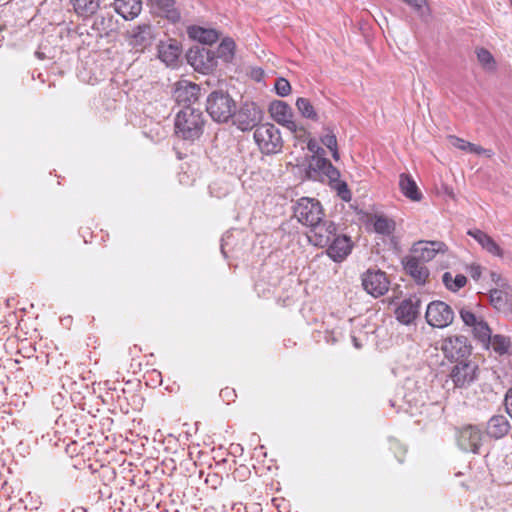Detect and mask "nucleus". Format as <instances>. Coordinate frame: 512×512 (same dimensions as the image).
<instances>
[{"label": "nucleus", "mask_w": 512, "mask_h": 512, "mask_svg": "<svg viewBox=\"0 0 512 512\" xmlns=\"http://www.w3.org/2000/svg\"><path fill=\"white\" fill-rule=\"evenodd\" d=\"M331 152H332V157L334 160H339V152H338V147L337 148H333V149H329Z\"/></svg>", "instance_id": "45"}, {"label": "nucleus", "mask_w": 512, "mask_h": 512, "mask_svg": "<svg viewBox=\"0 0 512 512\" xmlns=\"http://www.w3.org/2000/svg\"><path fill=\"white\" fill-rule=\"evenodd\" d=\"M455 314L445 302L436 300L428 304L425 318L427 323L435 328H445L452 324Z\"/></svg>", "instance_id": "8"}, {"label": "nucleus", "mask_w": 512, "mask_h": 512, "mask_svg": "<svg viewBox=\"0 0 512 512\" xmlns=\"http://www.w3.org/2000/svg\"><path fill=\"white\" fill-rule=\"evenodd\" d=\"M330 183L333 185V187L337 190L338 196L343 201H350L351 200V191L348 188V185L344 181H340L339 179L336 181H330Z\"/></svg>", "instance_id": "38"}, {"label": "nucleus", "mask_w": 512, "mask_h": 512, "mask_svg": "<svg viewBox=\"0 0 512 512\" xmlns=\"http://www.w3.org/2000/svg\"><path fill=\"white\" fill-rule=\"evenodd\" d=\"M296 107L300 114L307 119L317 121L318 120V114L315 111L313 105L311 104L310 100L304 97H299L296 100Z\"/></svg>", "instance_id": "35"}, {"label": "nucleus", "mask_w": 512, "mask_h": 512, "mask_svg": "<svg viewBox=\"0 0 512 512\" xmlns=\"http://www.w3.org/2000/svg\"><path fill=\"white\" fill-rule=\"evenodd\" d=\"M368 222L373 226V229L377 234L384 236L392 235L396 228L395 221L382 214L370 215Z\"/></svg>", "instance_id": "27"}, {"label": "nucleus", "mask_w": 512, "mask_h": 512, "mask_svg": "<svg viewBox=\"0 0 512 512\" xmlns=\"http://www.w3.org/2000/svg\"><path fill=\"white\" fill-rule=\"evenodd\" d=\"M321 142L328 149L337 148V138H336V135L332 131H330L326 135L322 136Z\"/></svg>", "instance_id": "42"}, {"label": "nucleus", "mask_w": 512, "mask_h": 512, "mask_svg": "<svg viewBox=\"0 0 512 512\" xmlns=\"http://www.w3.org/2000/svg\"><path fill=\"white\" fill-rule=\"evenodd\" d=\"M203 113L194 107H183L175 117V134L187 141H195L204 131Z\"/></svg>", "instance_id": "1"}, {"label": "nucleus", "mask_w": 512, "mask_h": 512, "mask_svg": "<svg viewBox=\"0 0 512 512\" xmlns=\"http://www.w3.org/2000/svg\"><path fill=\"white\" fill-rule=\"evenodd\" d=\"M274 89L277 95L286 97L291 93V84L287 79L279 77L275 81Z\"/></svg>", "instance_id": "39"}, {"label": "nucleus", "mask_w": 512, "mask_h": 512, "mask_svg": "<svg viewBox=\"0 0 512 512\" xmlns=\"http://www.w3.org/2000/svg\"><path fill=\"white\" fill-rule=\"evenodd\" d=\"M476 54L479 63L485 70L492 71L496 68L495 59L487 49L478 48Z\"/></svg>", "instance_id": "36"}, {"label": "nucleus", "mask_w": 512, "mask_h": 512, "mask_svg": "<svg viewBox=\"0 0 512 512\" xmlns=\"http://www.w3.org/2000/svg\"><path fill=\"white\" fill-rule=\"evenodd\" d=\"M307 146H308V149H309L311 152L318 153V151H319V150H321L322 152H324V150H323V149H321V148L316 144V142H315V141H313V140H310V141L308 142V145H307Z\"/></svg>", "instance_id": "44"}, {"label": "nucleus", "mask_w": 512, "mask_h": 512, "mask_svg": "<svg viewBox=\"0 0 512 512\" xmlns=\"http://www.w3.org/2000/svg\"><path fill=\"white\" fill-rule=\"evenodd\" d=\"M361 280L364 290L375 298L384 295L389 289V280L381 270L368 269L362 274Z\"/></svg>", "instance_id": "11"}, {"label": "nucleus", "mask_w": 512, "mask_h": 512, "mask_svg": "<svg viewBox=\"0 0 512 512\" xmlns=\"http://www.w3.org/2000/svg\"><path fill=\"white\" fill-rule=\"evenodd\" d=\"M352 340H353V344H354V346H355L357 349L361 348V346H362V345H361V343L358 341V339H357L356 337H353V338H352Z\"/></svg>", "instance_id": "47"}, {"label": "nucleus", "mask_w": 512, "mask_h": 512, "mask_svg": "<svg viewBox=\"0 0 512 512\" xmlns=\"http://www.w3.org/2000/svg\"><path fill=\"white\" fill-rule=\"evenodd\" d=\"M236 102L227 91L214 90L206 99V111L217 123H227L234 117Z\"/></svg>", "instance_id": "2"}, {"label": "nucleus", "mask_w": 512, "mask_h": 512, "mask_svg": "<svg viewBox=\"0 0 512 512\" xmlns=\"http://www.w3.org/2000/svg\"><path fill=\"white\" fill-rule=\"evenodd\" d=\"M505 408L508 415L512 418V388L508 389L505 394Z\"/></svg>", "instance_id": "43"}, {"label": "nucleus", "mask_w": 512, "mask_h": 512, "mask_svg": "<svg viewBox=\"0 0 512 512\" xmlns=\"http://www.w3.org/2000/svg\"><path fill=\"white\" fill-rule=\"evenodd\" d=\"M187 32L191 39L196 40L200 44L204 45H211L215 43L220 37V33L217 30L196 25L189 27Z\"/></svg>", "instance_id": "25"}, {"label": "nucleus", "mask_w": 512, "mask_h": 512, "mask_svg": "<svg viewBox=\"0 0 512 512\" xmlns=\"http://www.w3.org/2000/svg\"><path fill=\"white\" fill-rule=\"evenodd\" d=\"M491 276H492V280L495 281L497 284H499V281L501 280V276L498 275L497 273H492Z\"/></svg>", "instance_id": "46"}, {"label": "nucleus", "mask_w": 512, "mask_h": 512, "mask_svg": "<svg viewBox=\"0 0 512 512\" xmlns=\"http://www.w3.org/2000/svg\"><path fill=\"white\" fill-rule=\"evenodd\" d=\"M155 36L153 27L143 23L129 31L128 42L136 51L143 52L153 44Z\"/></svg>", "instance_id": "12"}, {"label": "nucleus", "mask_w": 512, "mask_h": 512, "mask_svg": "<svg viewBox=\"0 0 512 512\" xmlns=\"http://www.w3.org/2000/svg\"><path fill=\"white\" fill-rule=\"evenodd\" d=\"M467 234L471 236L487 253L495 257L503 258V249L486 232L480 229H471L468 230Z\"/></svg>", "instance_id": "22"}, {"label": "nucleus", "mask_w": 512, "mask_h": 512, "mask_svg": "<svg viewBox=\"0 0 512 512\" xmlns=\"http://www.w3.org/2000/svg\"><path fill=\"white\" fill-rule=\"evenodd\" d=\"M459 314H460V318L462 319L463 323L466 326H469L471 328L474 325H476L481 319V318H478L472 311H470L466 308H462L459 311Z\"/></svg>", "instance_id": "41"}, {"label": "nucleus", "mask_w": 512, "mask_h": 512, "mask_svg": "<svg viewBox=\"0 0 512 512\" xmlns=\"http://www.w3.org/2000/svg\"><path fill=\"white\" fill-rule=\"evenodd\" d=\"M271 117L280 125L296 132L297 124L292 120V108L284 101L274 100L269 105Z\"/></svg>", "instance_id": "16"}, {"label": "nucleus", "mask_w": 512, "mask_h": 512, "mask_svg": "<svg viewBox=\"0 0 512 512\" xmlns=\"http://www.w3.org/2000/svg\"><path fill=\"white\" fill-rule=\"evenodd\" d=\"M253 137L263 154H277L282 150L283 140L281 132L274 124H260L255 129Z\"/></svg>", "instance_id": "3"}, {"label": "nucleus", "mask_w": 512, "mask_h": 512, "mask_svg": "<svg viewBox=\"0 0 512 512\" xmlns=\"http://www.w3.org/2000/svg\"><path fill=\"white\" fill-rule=\"evenodd\" d=\"M447 245L442 241H418L411 248V255L422 262L431 261L438 253H445Z\"/></svg>", "instance_id": "15"}, {"label": "nucleus", "mask_w": 512, "mask_h": 512, "mask_svg": "<svg viewBox=\"0 0 512 512\" xmlns=\"http://www.w3.org/2000/svg\"><path fill=\"white\" fill-rule=\"evenodd\" d=\"M399 188L402 194L411 201L418 202L423 197L422 192L419 190L415 180L412 178L410 174H400Z\"/></svg>", "instance_id": "26"}, {"label": "nucleus", "mask_w": 512, "mask_h": 512, "mask_svg": "<svg viewBox=\"0 0 512 512\" xmlns=\"http://www.w3.org/2000/svg\"><path fill=\"white\" fill-rule=\"evenodd\" d=\"M326 247L327 255L334 262H342L351 253L353 244L348 236L336 235Z\"/></svg>", "instance_id": "19"}, {"label": "nucleus", "mask_w": 512, "mask_h": 512, "mask_svg": "<svg viewBox=\"0 0 512 512\" xmlns=\"http://www.w3.org/2000/svg\"><path fill=\"white\" fill-rule=\"evenodd\" d=\"M234 124L241 131H250L257 128L263 118V112L254 102H244L238 112L235 111Z\"/></svg>", "instance_id": "10"}, {"label": "nucleus", "mask_w": 512, "mask_h": 512, "mask_svg": "<svg viewBox=\"0 0 512 512\" xmlns=\"http://www.w3.org/2000/svg\"><path fill=\"white\" fill-rule=\"evenodd\" d=\"M402 263L406 273L410 275L416 283L424 284L426 282L429 276V270L424 265V262L410 254L403 258Z\"/></svg>", "instance_id": "20"}, {"label": "nucleus", "mask_w": 512, "mask_h": 512, "mask_svg": "<svg viewBox=\"0 0 512 512\" xmlns=\"http://www.w3.org/2000/svg\"><path fill=\"white\" fill-rule=\"evenodd\" d=\"M235 47L236 45L232 38H223L221 43L217 47L215 56L223 59V61L225 62H230L234 57Z\"/></svg>", "instance_id": "32"}, {"label": "nucleus", "mask_w": 512, "mask_h": 512, "mask_svg": "<svg viewBox=\"0 0 512 512\" xmlns=\"http://www.w3.org/2000/svg\"><path fill=\"white\" fill-rule=\"evenodd\" d=\"M74 11L81 17L94 15L100 6V0H70Z\"/></svg>", "instance_id": "30"}, {"label": "nucleus", "mask_w": 512, "mask_h": 512, "mask_svg": "<svg viewBox=\"0 0 512 512\" xmlns=\"http://www.w3.org/2000/svg\"><path fill=\"white\" fill-rule=\"evenodd\" d=\"M511 425L506 416L494 415L486 425V433L490 438L501 439L508 434Z\"/></svg>", "instance_id": "23"}, {"label": "nucleus", "mask_w": 512, "mask_h": 512, "mask_svg": "<svg viewBox=\"0 0 512 512\" xmlns=\"http://www.w3.org/2000/svg\"><path fill=\"white\" fill-rule=\"evenodd\" d=\"M441 351L444 357L450 362H461L468 360L471 355L472 346L468 338L462 335L449 336L443 339L441 343Z\"/></svg>", "instance_id": "5"}, {"label": "nucleus", "mask_w": 512, "mask_h": 512, "mask_svg": "<svg viewBox=\"0 0 512 512\" xmlns=\"http://www.w3.org/2000/svg\"><path fill=\"white\" fill-rule=\"evenodd\" d=\"M313 234L314 244L319 247H326L337 235V226L332 221L319 220L318 224L310 227Z\"/></svg>", "instance_id": "18"}, {"label": "nucleus", "mask_w": 512, "mask_h": 512, "mask_svg": "<svg viewBox=\"0 0 512 512\" xmlns=\"http://www.w3.org/2000/svg\"><path fill=\"white\" fill-rule=\"evenodd\" d=\"M472 333L475 339L485 346H488L491 341V329L486 321H480L472 327Z\"/></svg>", "instance_id": "33"}, {"label": "nucleus", "mask_w": 512, "mask_h": 512, "mask_svg": "<svg viewBox=\"0 0 512 512\" xmlns=\"http://www.w3.org/2000/svg\"><path fill=\"white\" fill-rule=\"evenodd\" d=\"M478 375V365L468 359L456 363L449 376L455 388L466 389L478 379Z\"/></svg>", "instance_id": "6"}, {"label": "nucleus", "mask_w": 512, "mask_h": 512, "mask_svg": "<svg viewBox=\"0 0 512 512\" xmlns=\"http://www.w3.org/2000/svg\"><path fill=\"white\" fill-rule=\"evenodd\" d=\"M455 437L460 450L474 454L479 453L483 435L478 426L469 424L458 428Z\"/></svg>", "instance_id": "9"}, {"label": "nucleus", "mask_w": 512, "mask_h": 512, "mask_svg": "<svg viewBox=\"0 0 512 512\" xmlns=\"http://www.w3.org/2000/svg\"><path fill=\"white\" fill-rule=\"evenodd\" d=\"M180 54L181 47L175 39H168L165 42L161 41L158 44V58L167 66L176 65Z\"/></svg>", "instance_id": "21"}, {"label": "nucleus", "mask_w": 512, "mask_h": 512, "mask_svg": "<svg viewBox=\"0 0 512 512\" xmlns=\"http://www.w3.org/2000/svg\"><path fill=\"white\" fill-rule=\"evenodd\" d=\"M490 303L498 311L508 312L512 309V301L507 292L501 289L490 290Z\"/></svg>", "instance_id": "29"}, {"label": "nucleus", "mask_w": 512, "mask_h": 512, "mask_svg": "<svg viewBox=\"0 0 512 512\" xmlns=\"http://www.w3.org/2000/svg\"><path fill=\"white\" fill-rule=\"evenodd\" d=\"M407 5H409L420 17H424L426 15V11H428L426 0H402Z\"/></svg>", "instance_id": "40"}, {"label": "nucleus", "mask_w": 512, "mask_h": 512, "mask_svg": "<svg viewBox=\"0 0 512 512\" xmlns=\"http://www.w3.org/2000/svg\"><path fill=\"white\" fill-rule=\"evenodd\" d=\"M199 96V85L188 80H180L175 84L173 97L179 105H183V107H192V104L198 101Z\"/></svg>", "instance_id": "14"}, {"label": "nucleus", "mask_w": 512, "mask_h": 512, "mask_svg": "<svg viewBox=\"0 0 512 512\" xmlns=\"http://www.w3.org/2000/svg\"><path fill=\"white\" fill-rule=\"evenodd\" d=\"M148 3L172 22L180 20V13L175 8V0H147Z\"/></svg>", "instance_id": "28"}, {"label": "nucleus", "mask_w": 512, "mask_h": 512, "mask_svg": "<svg viewBox=\"0 0 512 512\" xmlns=\"http://www.w3.org/2000/svg\"><path fill=\"white\" fill-rule=\"evenodd\" d=\"M421 300L417 296L404 299L395 310L396 319L405 325L414 322L420 313Z\"/></svg>", "instance_id": "17"}, {"label": "nucleus", "mask_w": 512, "mask_h": 512, "mask_svg": "<svg viewBox=\"0 0 512 512\" xmlns=\"http://www.w3.org/2000/svg\"><path fill=\"white\" fill-rule=\"evenodd\" d=\"M294 216L301 224L311 227L323 219L324 212L318 200L302 197L294 206Z\"/></svg>", "instance_id": "4"}, {"label": "nucleus", "mask_w": 512, "mask_h": 512, "mask_svg": "<svg viewBox=\"0 0 512 512\" xmlns=\"http://www.w3.org/2000/svg\"><path fill=\"white\" fill-rule=\"evenodd\" d=\"M479 275H480V272H479V271L474 272V273L472 274L473 278H476V277H478Z\"/></svg>", "instance_id": "48"}, {"label": "nucleus", "mask_w": 512, "mask_h": 512, "mask_svg": "<svg viewBox=\"0 0 512 512\" xmlns=\"http://www.w3.org/2000/svg\"><path fill=\"white\" fill-rule=\"evenodd\" d=\"M442 282L448 290L456 292L466 285L467 278L463 274H457L453 277L450 272H445L442 275Z\"/></svg>", "instance_id": "34"}, {"label": "nucleus", "mask_w": 512, "mask_h": 512, "mask_svg": "<svg viewBox=\"0 0 512 512\" xmlns=\"http://www.w3.org/2000/svg\"><path fill=\"white\" fill-rule=\"evenodd\" d=\"M306 175L313 180H317L321 176L327 177L329 181H336L340 178L339 170L327 158L320 156L312 157Z\"/></svg>", "instance_id": "13"}, {"label": "nucleus", "mask_w": 512, "mask_h": 512, "mask_svg": "<svg viewBox=\"0 0 512 512\" xmlns=\"http://www.w3.org/2000/svg\"><path fill=\"white\" fill-rule=\"evenodd\" d=\"M115 11L125 20H132L142 10L141 0H114Z\"/></svg>", "instance_id": "24"}, {"label": "nucleus", "mask_w": 512, "mask_h": 512, "mask_svg": "<svg viewBox=\"0 0 512 512\" xmlns=\"http://www.w3.org/2000/svg\"><path fill=\"white\" fill-rule=\"evenodd\" d=\"M451 142L452 144L460 149V150H463V151H469L471 153H474V154H485L487 155L488 157H490L492 155V151L489 150V149H485L479 145H476V144H473V143H470L468 141H465L459 137H456V136H452L451 137Z\"/></svg>", "instance_id": "31"}, {"label": "nucleus", "mask_w": 512, "mask_h": 512, "mask_svg": "<svg viewBox=\"0 0 512 512\" xmlns=\"http://www.w3.org/2000/svg\"><path fill=\"white\" fill-rule=\"evenodd\" d=\"M186 59L196 71L203 74L212 72L217 65L215 53L200 45L191 47L186 53Z\"/></svg>", "instance_id": "7"}, {"label": "nucleus", "mask_w": 512, "mask_h": 512, "mask_svg": "<svg viewBox=\"0 0 512 512\" xmlns=\"http://www.w3.org/2000/svg\"><path fill=\"white\" fill-rule=\"evenodd\" d=\"M493 350L498 353L499 355H503L508 352L510 347V339L506 336L497 334L493 337L491 336V341Z\"/></svg>", "instance_id": "37"}]
</instances>
